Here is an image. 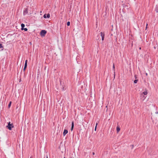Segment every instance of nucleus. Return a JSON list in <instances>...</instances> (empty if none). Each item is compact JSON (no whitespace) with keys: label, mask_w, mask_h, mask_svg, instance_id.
<instances>
[{"label":"nucleus","mask_w":158,"mask_h":158,"mask_svg":"<svg viewBox=\"0 0 158 158\" xmlns=\"http://www.w3.org/2000/svg\"><path fill=\"white\" fill-rule=\"evenodd\" d=\"M7 128L9 130H11L12 128L14 126L13 125L12 123L10 124V122H9L8 123V125L6 126Z\"/></svg>","instance_id":"f257e3e1"},{"label":"nucleus","mask_w":158,"mask_h":158,"mask_svg":"<svg viewBox=\"0 0 158 158\" xmlns=\"http://www.w3.org/2000/svg\"><path fill=\"white\" fill-rule=\"evenodd\" d=\"M47 33L46 31L45 30H42L40 32V35L42 36H44Z\"/></svg>","instance_id":"f03ea898"},{"label":"nucleus","mask_w":158,"mask_h":158,"mask_svg":"<svg viewBox=\"0 0 158 158\" xmlns=\"http://www.w3.org/2000/svg\"><path fill=\"white\" fill-rule=\"evenodd\" d=\"M100 34H101V36L102 37V41H103L104 40L105 34L102 32H101Z\"/></svg>","instance_id":"7ed1b4c3"},{"label":"nucleus","mask_w":158,"mask_h":158,"mask_svg":"<svg viewBox=\"0 0 158 158\" xmlns=\"http://www.w3.org/2000/svg\"><path fill=\"white\" fill-rule=\"evenodd\" d=\"M28 13V9L27 8H26L23 11V15H25Z\"/></svg>","instance_id":"20e7f679"},{"label":"nucleus","mask_w":158,"mask_h":158,"mask_svg":"<svg viewBox=\"0 0 158 158\" xmlns=\"http://www.w3.org/2000/svg\"><path fill=\"white\" fill-rule=\"evenodd\" d=\"M44 18H49L50 17V14H48L47 15L45 14L44 15Z\"/></svg>","instance_id":"39448f33"},{"label":"nucleus","mask_w":158,"mask_h":158,"mask_svg":"<svg viewBox=\"0 0 158 158\" xmlns=\"http://www.w3.org/2000/svg\"><path fill=\"white\" fill-rule=\"evenodd\" d=\"M140 97L141 99L143 98V100H144L146 97L145 96V95H144L143 94H141L140 95Z\"/></svg>","instance_id":"423d86ee"},{"label":"nucleus","mask_w":158,"mask_h":158,"mask_svg":"<svg viewBox=\"0 0 158 158\" xmlns=\"http://www.w3.org/2000/svg\"><path fill=\"white\" fill-rule=\"evenodd\" d=\"M68 133V131L67 130L64 129L63 133V136H64Z\"/></svg>","instance_id":"0eeeda50"},{"label":"nucleus","mask_w":158,"mask_h":158,"mask_svg":"<svg viewBox=\"0 0 158 158\" xmlns=\"http://www.w3.org/2000/svg\"><path fill=\"white\" fill-rule=\"evenodd\" d=\"M74 127V122H72V126H71V130L72 131Z\"/></svg>","instance_id":"6e6552de"},{"label":"nucleus","mask_w":158,"mask_h":158,"mask_svg":"<svg viewBox=\"0 0 158 158\" xmlns=\"http://www.w3.org/2000/svg\"><path fill=\"white\" fill-rule=\"evenodd\" d=\"M117 132H118L120 130V128L119 126H117Z\"/></svg>","instance_id":"1a4fd4ad"},{"label":"nucleus","mask_w":158,"mask_h":158,"mask_svg":"<svg viewBox=\"0 0 158 158\" xmlns=\"http://www.w3.org/2000/svg\"><path fill=\"white\" fill-rule=\"evenodd\" d=\"M21 29L23 30V29L25 27V25L23 23H22L21 24Z\"/></svg>","instance_id":"9d476101"},{"label":"nucleus","mask_w":158,"mask_h":158,"mask_svg":"<svg viewBox=\"0 0 158 158\" xmlns=\"http://www.w3.org/2000/svg\"><path fill=\"white\" fill-rule=\"evenodd\" d=\"M148 94V92L147 90L144 91L142 93V94H143L144 95H147Z\"/></svg>","instance_id":"9b49d317"},{"label":"nucleus","mask_w":158,"mask_h":158,"mask_svg":"<svg viewBox=\"0 0 158 158\" xmlns=\"http://www.w3.org/2000/svg\"><path fill=\"white\" fill-rule=\"evenodd\" d=\"M27 64H24V68L23 69V71L24 72L25 71V69H26Z\"/></svg>","instance_id":"f8f14e48"},{"label":"nucleus","mask_w":158,"mask_h":158,"mask_svg":"<svg viewBox=\"0 0 158 158\" xmlns=\"http://www.w3.org/2000/svg\"><path fill=\"white\" fill-rule=\"evenodd\" d=\"M11 104V102L10 101V102L9 103L8 105V107L9 108L10 107Z\"/></svg>","instance_id":"ddd939ff"},{"label":"nucleus","mask_w":158,"mask_h":158,"mask_svg":"<svg viewBox=\"0 0 158 158\" xmlns=\"http://www.w3.org/2000/svg\"><path fill=\"white\" fill-rule=\"evenodd\" d=\"M138 79H135L134 81V83L135 84L136 83H137V82H138Z\"/></svg>","instance_id":"4468645a"},{"label":"nucleus","mask_w":158,"mask_h":158,"mask_svg":"<svg viewBox=\"0 0 158 158\" xmlns=\"http://www.w3.org/2000/svg\"><path fill=\"white\" fill-rule=\"evenodd\" d=\"M67 24L68 26H69L70 25V22L69 21L68 22Z\"/></svg>","instance_id":"2eb2a0df"},{"label":"nucleus","mask_w":158,"mask_h":158,"mask_svg":"<svg viewBox=\"0 0 158 158\" xmlns=\"http://www.w3.org/2000/svg\"><path fill=\"white\" fill-rule=\"evenodd\" d=\"M24 30L25 31H27V29L26 28H23V30Z\"/></svg>","instance_id":"dca6fc26"},{"label":"nucleus","mask_w":158,"mask_h":158,"mask_svg":"<svg viewBox=\"0 0 158 158\" xmlns=\"http://www.w3.org/2000/svg\"><path fill=\"white\" fill-rule=\"evenodd\" d=\"M65 89H66L65 88V87L64 86H63V87L62 88V90L64 91V90H65Z\"/></svg>","instance_id":"f3484780"},{"label":"nucleus","mask_w":158,"mask_h":158,"mask_svg":"<svg viewBox=\"0 0 158 158\" xmlns=\"http://www.w3.org/2000/svg\"><path fill=\"white\" fill-rule=\"evenodd\" d=\"M3 47L2 46V44L0 43V48H2Z\"/></svg>","instance_id":"a211bd4d"},{"label":"nucleus","mask_w":158,"mask_h":158,"mask_svg":"<svg viewBox=\"0 0 158 158\" xmlns=\"http://www.w3.org/2000/svg\"><path fill=\"white\" fill-rule=\"evenodd\" d=\"M27 60H26L25 61V64H27Z\"/></svg>","instance_id":"6ab92c4d"},{"label":"nucleus","mask_w":158,"mask_h":158,"mask_svg":"<svg viewBox=\"0 0 158 158\" xmlns=\"http://www.w3.org/2000/svg\"><path fill=\"white\" fill-rule=\"evenodd\" d=\"M113 68L114 69V68H115V66H114V64L113 65Z\"/></svg>","instance_id":"aec40b11"},{"label":"nucleus","mask_w":158,"mask_h":158,"mask_svg":"<svg viewBox=\"0 0 158 158\" xmlns=\"http://www.w3.org/2000/svg\"><path fill=\"white\" fill-rule=\"evenodd\" d=\"M135 79H136L137 78V76L136 75H135Z\"/></svg>","instance_id":"412c9836"},{"label":"nucleus","mask_w":158,"mask_h":158,"mask_svg":"<svg viewBox=\"0 0 158 158\" xmlns=\"http://www.w3.org/2000/svg\"><path fill=\"white\" fill-rule=\"evenodd\" d=\"M148 24L147 23V24H146V30L147 29V26H148Z\"/></svg>","instance_id":"4be33fe9"},{"label":"nucleus","mask_w":158,"mask_h":158,"mask_svg":"<svg viewBox=\"0 0 158 158\" xmlns=\"http://www.w3.org/2000/svg\"><path fill=\"white\" fill-rule=\"evenodd\" d=\"M96 129H97V127H96V126H95V131H96Z\"/></svg>","instance_id":"5701e85b"},{"label":"nucleus","mask_w":158,"mask_h":158,"mask_svg":"<svg viewBox=\"0 0 158 158\" xmlns=\"http://www.w3.org/2000/svg\"><path fill=\"white\" fill-rule=\"evenodd\" d=\"M97 125H98V123H96L95 126H96V127H97Z\"/></svg>","instance_id":"b1692460"},{"label":"nucleus","mask_w":158,"mask_h":158,"mask_svg":"<svg viewBox=\"0 0 158 158\" xmlns=\"http://www.w3.org/2000/svg\"><path fill=\"white\" fill-rule=\"evenodd\" d=\"M94 154H95L94 152H93V155H94Z\"/></svg>","instance_id":"393cba45"},{"label":"nucleus","mask_w":158,"mask_h":158,"mask_svg":"<svg viewBox=\"0 0 158 158\" xmlns=\"http://www.w3.org/2000/svg\"><path fill=\"white\" fill-rule=\"evenodd\" d=\"M156 113L158 114V112H156Z\"/></svg>","instance_id":"a878e982"},{"label":"nucleus","mask_w":158,"mask_h":158,"mask_svg":"<svg viewBox=\"0 0 158 158\" xmlns=\"http://www.w3.org/2000/svg\"><path fill=\"white\" fill-rule=\"evenodd\" d=\"M139 49L140 50V49H141V47H140V48H139Z\"/></svg>","instance_id":"bb28decb"},{"label":"nucleus","mask_w":158,"mask_h":158,"mask_svg":"<svg viewBox=\"0 0 158 158\" xmlns=\"http://www.w3.org/2000/svg\"><path fill=\"white\" fill-rule=\"evenodd\" d=\"M132 147H133V145H132Z\"/></svg>","instance_id":"cd10ccee"},{"label":"nucleus","mask_w":158,"mask_h":158,"mask_svg":"<svg viewBox=\"0 0 158 158\" xmlns=\"http://www.w3.org/2000/svg\"><path fill=\"white\" fill-rule=\"evenodd\" d=\"M46 158H48V156H47V157H46Z\"/></svg>","instance_id":"c85d7f7f"},{"label":"nucleus","mask_w":158,"mask_h":158,"mask_svg":"<svg viewBox=\"0 0 158 158\" xmlns=\"http://www.w3.org/2000/svg\"><path fill=\"white\" fill-rule=\"evenodd\" d=\"M146 75H147V73H146Z\"/></svg>","instance_id":"c756f323"},{"label":"nucleus","mask_w":158,"mask_h":158,"mask_svg":"<svg viewBox=\"0 0 158 158\" xmlns=\"http://www.w3.org/2000/svg\"><path fill=\"white\" fill-rule=\"evenodd\" d=\"M30 158H31V157Z\"/></svg>","instance_id":"7c9ffc66"}]
</instances>
